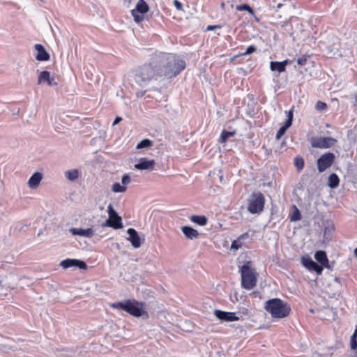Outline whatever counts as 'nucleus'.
Segmentation results:
<instances>
[{"label": "nucleus", "instance_id": "nucleus-21", "mask_svg": "<svg viewBox=\"0 0 357 357\" xmlns=\"http://www.w3.org/2000/svg\"><path fill=\"white\" fill-rule=\"evenodd\" d=\"M181 231L185 236L190 240L197 238L199 237L198 231L189 226H183L181 227Z\"/></svg>", "mask_w": 357, "mask_h": 357}, {"label": "nucleus", "instance_id": "nucleus-40", "mask_svg": "<svg viewBox=\"0 0 357 357\" xmlns=\"http://www.w3.org/2000/svg\"><path fill=\"white\" fill-rule=\"evenodd\" d=\"M122 118L120 116H116L112 123L113 126L117 125L120 121H121Z\"/></svg>", "mask_w": 357, "mask_h": 357}, {"label": "nucleus", "instance_id": "nucleus-10", "mask_svg": "<svg viewBox=\"0 0 357 357\" xmlns=\"http://www.w3.org/2000/svg\"><path fill=\"white\" fill-rule=\"evenodd\" d=\"M336 140L332 137H312L310 139L311 146L314 148L326 149L332 146Z\"/></svg>", "mask_w": 357, "mask_h": 357}, {"label": "nucleus", "instance_id": "nucleus-45", "mask_svg": "<svg viewBox=\"0 0 357 357\" xmlns=\"http://www.w3.org/2000/svg\"><path fill=\"white\" fill-rule=\"evenodd\" d=\"M13 275H9V278H13Z\"/></svg>", "mask_w": 357, "mask_h": 357}, {"label": "nucleus", "instance_id": "nucleus-25", "mask_svg": "<svg viewBox=\"0 0 357 357\" xmlns=\"http://www.w3.org/2000/svg\"><path fill=\"white\" fill-rule=\"evenodd\" d=\"M190 220L200 226H204L207 224V218L204 215H192Z\"/></svg>", "mask_w": 357, "mask_h": 357}, {"label": "nucleus", "instance_id": "nucleus-34", "mask_svg": "<svg viewBox=\"0 0 357 357\" xmlns=\"http://www.w3.org/2000/svg\"><path fill=\"white\" fill-rule=\"evenodd\" d=\"M236 10H239V11L246 10V11H248L250 13H253V10L248 4H243V5L237 6Z\"/></svg>", "mask_w": 357, "mask_h": 357}, {"label": "nucleus", "instance_id": "nucleus-26", "mask_svg": "<svg viewBox=\"0 0 357 357\" xmlns=\"http://www.w3.org/2000/svg\"><path fill=\"white\" fill-rule=\"evenodd\" d=\"M236 131H227L226 130H223L221 132L219 142L221 143H225L230 137H232L235 135Z\"/></svg>", "mask_w": 357, "mask_h": 357}, {"label": "nucleus", "instance_id": "nucleus-14", "mask_svg": "<svg viewBox=\"0 0 357 357\" xmlns=\"http://www.w3.org/2000/svg\"><path fill=\"white\" fill-rule=\"evenodd\" d=\"M155 162L154 160H148L146 158H142L139 162L135 165V168L139 170L152 171L155 168Z\"/></svg>", "mask_w": 357, "mask_h": 357}, {"label": "nucleus", "instance_id": "nucleus-43", "mask_svg": "<svg viewBox=\"0 0 357 357\" xmlns=\"http://www.w3.org/2000/svg\"><path fill=\"white\" fill-rule=\"evenodd\" d=\"M355 104L357 105V93L355 95Z\"/></svg>", "mask_w": 357, "mask_h": 357}, {"label": "nucleus", "instance_id": "nucleus-24", "mask_svg": "<svg viewBox=\"0 0 357 357\" xmlns=\"http://www.w3.org/2000/svg\"><path fill=\"white\" fill-rule=\"evenodd\" d=\"M288 61L285 60L282 62L279 61H271L270 63V68L272 71H277L279 73H283L285 71L286 65Z\"/></svg>", "mask_w": 357, "mask_h": 357}, {"label": "nucleus", "instance_id": "nucleus-35", "mask_svg": "<svg viewBox=\"0 0 357 357\" xmlns=\"http://www.w3.org/2000/svg\"><path fill=\"white\" fill-rule=\"evenodd\" d=\"M327 107V105L322 101H317L315 105V109L318 111H323L326 109Z\"/></svg>", "mask_w": 357, "mask_h": 357}, {"label": "nucleus", "instance_id": "nucleus-37", "mask_svg": "<svg viewBox=\"0 0 357 357\" xmlns=\"http://www.w3.org/2000/svg\"><path fill=\"white\" fill-rule=\"evenodd\" d=\"M122 185L126 186V185L129 184L130 182V178L128 174H125L123 176L121 179Z\"/></svg>", "mask_w": 357, "mask_h": 357}, {"label": "nucleus", "instance_id": "nucleus-5", "mask_svg": "<svg viewBox=\"0 0 357 357\" xmlns=\"http://www.w3.org/2000/svg\"><path fill=\"white\" fill-rule=\"evenodd\" d=\"M242 287L246 289H252L257 283V277L255 272L250 268L248 264H244L241 267Z\"/></svg>", "mask_w": 357, "mask_h": 357}, {"label": "nucleus", "instance_id": "nucleus-18", "mask_svg": "<svg viewBox=\"0 0 357 357\" xmlns=\"http://www.w3.org/2000/svg\"><path fill=\"white\" fill-rule=\"evenodd\" d=\"M293 120V111L288 112L287 119L284 124L278 130L275 138L279 140L285 133L286 130L291 126Z\"/></svg>", "mask_w": 357, "mask_h": 357}, {"label": "nucleus", "instance_id": "nucleus-30", "mask_svg": "<svg viewBox=\"0 0 357 357\" xmlns=\"http://www.w3.org/2000/svg\"><path fill=\"white\" fill-rule=\"evenodd\" d=\"M126 189V186L121 185L119 183H115L112 186V190L115 193L124 192Z\"/></svg>", "mask_w": 357, "mask_h": 357}, {"label": "nucleus", "instance_id": "nucleus-9", "mask_svg": "<svg viewBox=\"0 0 357 357\" xmlns=\"http://www.w3.org/2000/svg\"><path fill=\"white\" fill-rule=\"evenodd\" d=\"M335 160V155L328 152L321 155L317 160V169L321 173L330 167Z\"/></svg>", "mask_w": 357, "mask_h": 357}, {"label": "nucleus", "instance_id": "nucleus-32", "mask_svg": "<svg viewBox=\"0 0 357 357\" xmlns=\"http://www.w3.org/2000/svg\"><path fill=\"white\" fill-rule=\"evenodd\" d=\"M350 346L352 350H356L357 349V329L354 331L351 337Z\"/></svg>", "mask_w": 357, "mask_h": 357}, {"label": "nucleus", "instance_id": "nucleus-38", "mask_svg": "<svg viewBox=\"0 0 357 357\" xmlns=\"http://www.w3.org/2000/svg\"><path fill=\"white\" fill-rule=\"evenodd\" d=\"M307 58L305 56H303L297 59V63L299 66H304L306 63Z\"/></svg>", "mask_w": 357, "mask_h": 357}, {"label": "nucleus", "instance_id": "nucleus-2", "mask_svg": "<svg viewBox=\"0 0 357 357\" xmlns=\"http://www.w3.org/2000/svg\"><path fill=\"white\" fill-rule=\"evenodd\" d=\"M158 60L162 76L167 78H172L177 76L185 68V62L181 59L176 54L159 52Z\"/></svg>", "mask_w": 357, "mask_h": 357}, {"label": "nucleus", "instance_id": "nucleus-4", "mask_svg": "<svg viewBox=\"0 0 357 357\" xmlns=\"http://www.w3.org/2000/svg\"><path fill=\"white\" fill-rule=\"evenodd\" d=\"M111 306L114 308L124 310L137 317H141L144 313L142 303L130 300L125 302L114 303Z\"/></svg>", "mask_w": 357, "mask_h": 357}, {"label": "nucleus", "instance_id": "nucleus-12", "mask_svg": "<svg viewBox=\"0 0 357 357\" xmlns=\"http://www.w3.org/2000/svg\"><path fill=\"white\" fill-rule=\"evenodd\" d=\"M301 263L303 266L307 268L309 271H314L317 275H321L322 273V266H319L316 262L312 261V259L309 256L302 257Z\"/></svg>", "mask_w": 357, "mask_h": 357}, {"label": "nucleus", "instance_id": "nucleus-3", "mask_svg": "<svg viewBox=\"0 0 357 357\" xmlns=\"http://www.w3.org/2000/svg\"><path fill=\"white\" fill-rule=\"evenodd\" d=\"M264 308L273 318L286 317L291 311L289 305L280 298L267 301L264 304Z\"/></svg>", "mask_w": 357, "mask_h": 357}, {"label": "nucleus", "instance_id": "nucleus-42", "mask_svg": "<svg viewBox=\"0 0 357 357\" xmlns=\"http://www.w3.org/2000/svg\"><path fill=\"white\" fill-rule=\"evenodd\" d=\"M354 255L357 257V248L354 250Z\"/></svg>", "mask_w": 357, "mask_h": 357}, {"label": "nucleus", "instance_id": "nucleus-15", "mask_svg": "<svg viewBox=\"0 0 357 357\" xmlns=\"http://www.w3.org/2000/svg\"><path fill=\"white\" fill-rule=\"evenodd\" d=\"M47 82L50 86H56L57 83L55 82L54 77L51 76L50 73L46 70L40 72L38 77V84H42Z\"/></svg>", "mask_w": 357, "mask_h": 357}, {"label": "nucleus", "instance_id": "nucleus-19", "mask_svg": "<svg viewBox=\"0 0 357 357\" xmlns=\"http://www.w3.org/2000/svg\"><path fill=\"white\" fill-rule=\"evenodd\" d=\"M315 259L321 264V265L326 268L331 269V266L329 264L326 253L323 250H319L315 252Z\"/></svg>", "mask_w": 357, "mask_h": 357}, {"label": "nucleus", "instance_id": "nucleus-7", "mask_svg": "<svg viewBox=\"0 0 357 357\" xmlns=\"http://www.w3.org/2000/svg\"><path fill=\"white\" fill-rule=\"evenodd\" d=\"M107 213L109 218L106 220L104 225L116 229L123 228L122 219L115 211L112 204H109L107 206Z\"/></svg>", "mask_w": 357, "mask_h": 357}, {"label": "nucleus", "instance_id": "nucleus-16", "mask_svg": "<svg viewBox=\"0 0 357 357\" xmlns=\"http://www.w3.org/2000/svg\"><path fill=\"white\" fill-rule=\"evenodd\" d=\"M127 233L129 235L127 240L130 242L134 248H139L141 246L142 241L137 231L133 228H129Z\"/></svg>", "mask_w": 357, "mask_h": 357}, {"label": "nucleus", "instance_id": "nucleus-13", "mask_svg": "<svg viewBox=\"0 0 357 357\" xmlns=\"http://www.w3.org/2000/svg\"><path fill=\"white\" fill-rule=\"evenodd\" d=\"M214 314L218 319L225 321H234L241 319L239 317L236 316L235 312H225L220 310H215Z\"/></svg>", "mask_w": 357, "mask_h": 357}, {"label": "nucleus", "instance_id": "nucleus-36", "mask_svg": "<svg viewBox=\"0 0 357 357\" xmlns=\"http://www.w3.org/2000/svg\"><path fill=\"white\" fill-rule=\"evenodd\" d=\"M257 48L255 45H252L247 47L245 52L242 53L241 55H248L256 51Z\"/></svg>", "mask_w": 357, "mask_h": 357}, {"label": "nucleus", "instance_id": "nucleus-23", "mask_svg": "<svg viewBox=\"0 0 357 357\" xmlns=\"http://www.w3.org/2000/svg\"><path fill=\"white\" fill-rule=\"evenodd\" d=\"M249 238V233L245 232L241 235L237 239L232 241L231 245V249L237 250L241 248L243 245V241Z\"/></svg>", "mask_w": 357, "mask_h": 357}, {"label": "nucleus", "instance_id": "nucleus-33", "mask_svg": "<svg viewBox=\"0 0 357 357\" xmlns=\"http://www.w3.org/2000/svg\"><path fill=\"white\" fill-rule=\"evenodd\" d=\"M293 208H294V211L291 215L290 220L291 221H298L301 219V215L300 213L299 210L296 206H293Z\"/></svg>", "mask_w": 357, "mask_h": 357}, {"label": "nucleus", "instance_id": "nucleus-11", "mask_svg": "<svg viewBox=\"0 0 357 357\" xmlns=\"http://www.w3.org/2000/svg\"><path fill=\"white\" fill-rule=\"evenodd\" d=\"M60 266L64 269H67V268H73V267H77L80 269H84V270L87 268V265L86 264V263L84 261L79 260V259H70V258H68V259H66L61 261L60 262Z\"/></svg>", "mask_w": 357, "mask_h": 357}, {"label": "nucleus", "instance_id": "nucleus-31", "mask_svg": "<svg viewBox=\"0 0 357 357\" xmlns=\"http://www.w3.org/2000/svg\"><path fill=\"white\" fill-rule=\"evenodd\" d=\"M304 164H305V162L302 157L296 156L294 158V165L296 166V169L298 171H301L303 169Z\"/></svg>", "mask_w": 357, "mask_h": 357}, {"label": "nucleus", "instance_id": "nucleus-46", "mask_svg": "<svg viewBox=\"0 0 357 357\" xmlns=\"http://www.w3.org/2000/svg\"><path fill=\"white\" fill-rule=\"evenodd\" d=\"M278 8L281 7V4H278Z\"/></svg>", "mask_w": 357, "mask_h": 357}, {"label": "nucleus", "instance_id": "nucleus-22", "mask_svg": "<svg viewBox=\"0 0 357 357\" xmlns=\"http://www.w3.org/2000/svg\"><path fill=\"white\" fill-rule=\"evenodd\" d=\"M42 178L43 175L41 173L35 172L29 179L28 185L29 188L35 189L39 185Z\"/></svg>", "mask_w": 357, "mask_h": 357}, {"label": "nucleus", "instance_id": "nucleus-44", "mask_svg": "<svg viewBox=\"0 0 357 357\" xmlns=\"http://www.w3.org/2000/svg\"><path fill=\"white\" fill-rule=\"evenodd\" d=\"M221 6H222V7H224L225 3H222Z\"/></svg>", "mask_w": 357, "mask_h": 357}, {"label": "nucleus", "instance_id": "nucleus-28", "mask_svg": "<svg viewBox=\"0 0 357 357\" xmlns=\"http://www.w3.org/2000/svg\"><path fill=\"white\" fill-rule=\"evenodd\" d=\"M339 178L335 174H331L328 177V186L331 188H336L339 184Z\"/></svg>", "mask_w": 357, "mask_h": 357}, {"label": "nucleus", "instance_id": "nucleus-39", "mask_svg": "<svg viewBox=\"0 0 357 357\" xmlns=\"http://www.w3.org/2000/svg\"><path fill=\"white\" fill-rule=\"evenodd\" d=\"M174 4L177 10H183V5L179 1L174 0Z\"/></svg>", "mask_w": 357, "mask_h": 357}, {"label": "nucleus", "instance_id": "nucleus-20", "mask_svg": "<svg viewBox=\"0 0 357 357\" xmlns=\"http://www.w3.org/2000/svg\"><path fill=\"white\" fill-rule=\"evenodd\" d=\"M70 231L73 235H78L81 236L91 238L94 235V231L91 228L88 229H77L70 228Z\"/></svg>", "mask_w": 357, "mask_h": 357}, {"label": "nucleus", "instance_id": "nucleus-6", "mask_svg": "<svg viewBox=\"0 0 357 357\" xmlns=\"http://www.w3.org/2000/svg\"><path fill=\"white\" fill-rule=\"evenodd\" d=\"M264 202V197L261 192L252 193L248 201V211L253 214L262 211Z\"/></svg>", "mask_w": 357, "mask_h": 357}, {"label": "nucleus", "instance_id": "nucleus-41", "mask_svg": "<svg viewBox=\"0 0 357 357\" xmlns=\"http://www.w3.org/2000/svg\"><path fill=\"white\" fill-rule=\"evenodd\" d=\"M217 27H218L217 26H208L207 30H213Z\"/></svg>", "mask_w": 357, "mask_h": 357}, {"label": "nucleus", "instance_id": "nucleus-17", "mask_svg": "<svg viewBox=\"0 0 357 357\" xmlns=\"http://www.w3.org/2000/svg\"><path fill=\"white\" fill-rule=\"evenodd\" d=\"M34 49L37 52L36 59L39 61H47L50 60V54L41 44H36Z\"/></svg>", "mask_w": 357, "mask_h": 357}, {"label": "nucleus", "instance_id": "nucleus-27", "mask_svg": "<svg viewBox=\"0 0 357 357\" xmlns=\"http://www.w3.org/2000/svg\"><path fill=\"white\" fill-rule=\"evenodd\" d=\"M65 176L69 181H75L79 177V171L76 169L68 170L65 172Z\"/></svg>", "mask_w": 357, "mask_h": 357}, {"label": "nucleus", "instance_id": "nucleus-1", "mask_svg": "<svg viewBox=\"0 0 357 357\" xmlns=\"http://www.w3.org/2000/svg\"><path fill=\"white\" fill-rule=\"evenodd\" d=\"M158 60V54H153L148 62L139 66L135 73V80L141 86H146L151 81L162 77Z\"/></svg>", "mask_w": 357, "mask_h": 357}, {"label": "nucleus", "instance_id": "nucleus-29", "mask_svg": "<svg viewBox=\"0 0 357 357\" xmlns=\"http://www.w3.org/2000/svg\"><path fill=\"white\" fill-rule=\"evenodd\" d=\"M153 142L149 139H144L142 140L139 143L137 144L136 149H147L153 146Z\"/></svg>", "mask_w": 357, "mask_h": 357}, {"label": "nucleus", "instance_id": "nucleus-8", "mask_svg": "<svg viewBox=\"0 0 357 357\" xmlns=\"http://www.w3.org/2000/svg\"><path fill=\"white\" fill-rule=\"evenodd\" d=\"M149 11V6L144 0H139L135 8L131 10L132 16L136 23H139L144 20V14Z\"/></svg>", "mask_w": 357, "mask_h": 357}]
</instances>
